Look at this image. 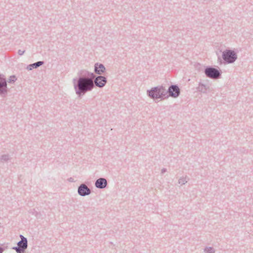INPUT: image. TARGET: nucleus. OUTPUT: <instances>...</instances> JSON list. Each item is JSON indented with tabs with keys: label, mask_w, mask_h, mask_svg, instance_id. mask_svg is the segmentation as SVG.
I'll list each match as a JSON object with an SVG mask.
<instances>
[{
	"label": "nucleus",
	"mask_w": 253,
	"mask_h": 253,
	"mask_svg": "<svg viewBox=\"0 0 253 253\" xmlns=\"http://www.w3.org/2000/svg\"><path fill=\"white\" fill-rule=\"evenodd\" d=\"M93 86V82L90 80L80 79L79 87L80 90H86L90 89Z\"/></svg>",
	"instance_id": "f257e3e1"
},
{
	"label": "nucleus",
	"mask_w": 253,
	"mask_h": 253,
	"mask_svg": "<svg viewBox=\"0 0 253 253\" xmlns=\"http://www.w3.org/2000/svg\"><path fill=\"white\" fill-rule=\"evenodd\" d=\"M165 92L163 88H155L149 92V95L153 98H160Z\"/></svg>",
	"instance_id": "f03ea898"
},
{
	"label": "nucleus",
	"mask_w": 253,
	"mask_h": 253,
	"mask_svg": "<svg viewBox=\"0 0 253 253\" xmlns=\"http://www.w3.org/2000/svg\"><path fill=\"white\" fill-rule=\"evenodd\" d=\"M223 59L228 63L233 62L236 59V56L234 52L228 50L223 54Z\"/></svg>",
	"instance_id": "7ed1b4c3"
},
{
	"label": "nucleus",
	"mask_w": 253,
	"mask_h": 253,
	"mask_svg": "<svg viewBox=\"0 0 253 253\" xmlns=\"http://www.w3.org/2000/svg\"><path fill=\"white\" fill-rule=\"evenodd\" d=\"M21 241L18 242V248H16L15 250L18 253H21V249L22 248L23 250H24L27 248V241L26 238H25L22 236H21Z\"/></svg>",
	"instance_id": "20e7f679"
},
{
	"label": "nucleus",
	"mask_w": 253,
	"mask_h": 253,
	"mask_svg": "<svg viewBox=\"0 0 253 253\" xmlns=\"http://www.w3.org/2000/svg\"><path fill=\"white\" fill-rule=\"evenodd\" d=\"M205 73L207 76L213 78H216L219 75L218 71L214 68L207 69Z\"/></svg>",
	"instance_id": "39448f33"
},
{
	"label": "nucleus",
	"mask_w": 253,
	"mask_h": 253,
	"mask_svg": "<svg viewBox=\"0 0 253 253\" xmlns=\"http://www.w3.org/2000/svg\"><path fill=\"white\" fill-rule=\"evenodd\" d=\"M169 94L174 97H177L179 93V89L176 86H172L169 88Z\"/></svg>",
	"instance_id": "423d86ee"
},
{
	"label": "nucleus",
	"mask_w": 253,
	"mask_h": 253,
	"mask_svg": "<svg viewBox=\"0 0 253 253\" xmlns=\"http://www.w3.org/2000/svg\"><path fill=\"white\" fill-rule=\"evenodd\" d=\"M79 193L82 196L87 195L89 193V189L85 185H81L78 190Z\"/></svg>",
	"instance_id": "0eeeda50"
},
{
	"label": "nucleus",
	"mask_w": 253,
	"mask_h": 253,
	"mask_svg": "<svg viewBox=\"0 0 253 253\" xmlns=\"http://www.w3.org/2000/svg\"><path fill=\"white\" fill-rule=\"evenodd\" d=\"M106 83L105 78L104 77L100 76L97 77L95 81V83L96 85L99 87L103 86Z\"/></svg>",
	"instance_id": "6e6552de"
},
{
	"label": "nucleus",
	"mask_w": 253,
	"mask_h": 253,
	"mask_svg": "<svg viewBox=\"0 0 253 253\" xmlns=\"http://www.w3.org/2000/svg\"><path fill=\"white\" fill-rule=\"evenodd\" d=\"M107 185V181L104 178H100L98 179L95 185L97 187L100 188H103L106 187Z\"/></svg>",
	"instance_id": "1a4fd4ad"
},
{
	"label": "nucleus",
	"mask_w": 253,
	"mask_h": 253,
	"mask_svg": "<svg viewBox=\"0 0 253 253\" xmlns=\"http://www.w3.org/2000/svg\"><path fill=\"white\" fill-rule=\"evenodd\" d=\"M105 70V67L102 64H96L95 66V72L98 74H101Z\"/></svg>",
	"instance_id": "9d476101"
},
{
	"label": "nucleus",
	"mask_w": 253,
	"mask_h": 253,
	"mask_svg": "<svg viewBox=\"0 0 253 253\" xmlns=\"http://www.w3.org/2000/svg\"><path fill=\"white\" fill-rule=\"evenodd\" d=\"M6 85L5 80L0 76V93L5 91Z\"/></svg>",
	"instance_id": "9b49d317"
},
{
	"label": "nucleus",
	"mask_w": 253,
	"mask_h": 253,
	"mask_svg": "<svg viewBox=\"0 0 253 253\" xmlns=\"http://www.w3.org/2000/svg\"><path fill=\"white\" fill-rule=\"evenodd\" d=\"M42 62L40 61V62H37L36 63L33 64L31 66H32L33 67H34L35 68H36V67H37L38 66H40V65H42Z\"/></svg>",
	"instance_id": "f8f14e48"
},
{
	"label": "nucleus",
	"mask_w": 253,
	"mask_h": 253,
	"mask_svg": "<svg viewBox=\"0 0 253 253\" xmlns=\"http://www.w3.org/2000/svg\"><path fill=\"white\" fill-rule=\"evenodd\" d=\"M42 62L40 61V62H37L36 63L33 64L31 66H32L33 67H34L35 68H36V67H37L38 66H40V65H42Z\"/></svg>",
	"instance_id": "ddd939ff"
},
{
	"label": "nucleus",
	"mask_w": 253,
	"mask_h": 253,
	"mask_svg": "<svg viewBox=\"0 0 253 253\" xmlns=\"http://www.w3.org/2000/svg\"><path fill=\"white\" fill-rule=\"evenodd\" d=\"M2 250L1 248H0V253H2Z\"/></svg>",
	"instance_id": "4468645a"
},
{
	"label": "nucleus",
	"mask_w": 253,
	"mask_h": 253,
	"mask_svg": "<svg viewBox=\"0 0 253 253\" xmlns=\"http://www.w3.org/2000/svg\"><path fill=\"white\" fill-rule=\"evenodd\" d=\"M210 250L211 251V252H210V253H212L213 252V250L212 249H211Z\"/></svg>",
	"instance_id": "2eb2a0df"
}]
</instances>
